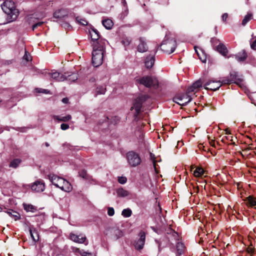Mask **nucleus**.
Instances as JSON below:
<instances>
[{
  "label": "nucleus",
  "mask_w": 256,
  "mask_h": 256,
  "mask_svg": "<svg viewBox=\"0 0 256 256\" xmlns=\"http://www.w3.org/2000/svg\"><path fill=\"white\" fill-rule=\"evenodd\" d=\"M32 190L36 192H42L44 190L45 186L43 182L41 180H38L35 182L32 185Z\"/></svg>",
  "instance_id": "14"
},
{
  "label": "nucleus",
  "mask_w": 256,
  "mask_h": 256,
  "mask_svg": "<svg viewBox=\"0 0 256 256\" xmlns=\"http://www.w3.org/2000/svg\"><path fill=\"white\" fill-rule=\"evenodd\" d=\"M122 42L124 46H129V44H130L131 40L130 38L128 37H124L122 38Z\"/></svg>",
  "instance_id": "37"
},
{
  "label": "nucleus",
  "mask_w": 256,
  "mask_h": 256,
  "mask_svg": "<svg viewBox=\"0 0 256 256\" xmlns=\"http://www.w3.org/2000/svg\"><path fill=\"white\" fill-rule=\"evenodd\" d=\"M217 50L222 56H226L228 53V50L225 45L220 43L216 47Z\"/></svg>",
  "instance_id": "19"
},
{
  "label": "nucleus",
  "mask_w": 256,
  "mask_h": 256,
  "mask_svg": "<svg viewBox=\"0 0 256 256\" xmlns=\"http://www.w3.org/2000/svg\"><path fill=\"white\" fill-rule=\"evenodd\" d=\"M228 14L227 13H224V14H222V20L223 21H226V18H228Z\"/></svg>",
  "instance_id": "49"
},
{
  "label": "nucleus",
  "mask_w": 256,
  "mask_h": 256,
  "mask_svg": "<svg viewBox=\"0 0 256 256\" xmlns=\"http://www.w3.org/2000/svg\"><path fill=\"white\" fill-rule=\"evenodd\" d=\"M12 102V100H8V102Z\"/></svg>",
  "instance_id": "59"
},
{
  "label": "nucleus",
  "mask_w": 256,
  "mask_h": 256,
  "mask_svg": "<svg viewBox=\"0 0 256 256\" xmlns=\"http://www.w3.org/2000/svg\"><path fill=\"white\" fill-rule=\"evenodd\" d=\"M96 81V78L94 77H92L90 78L89 82H94Z\"/></svg>",
  "instance_id": "53"
},
{
  "label": "nucleus",
  "mask_w": 256,
  "mask_h": 256,
  "mask_svg": "<svg viewBox=\"0 0 256 256\" xmlns=\"http://www.w3.org/2000/svg\"><path fill=\"white\" fill-rule=\"evenodd\" d=\"M122 4H123L124 6H126V0H123V1H122Z\"/></svg>",
  "instance_id": "55"
},
{
  "label": "nucleus",
  "mask_w": 256,
  "mask_h": 256,
  "mask_svg": "<svg viewBox=\"0 0 256 256\" xmlns=\"http://www.w3.org/2000/svg\"><path fill=\"white\" fill-rule=\"evenodd\" d=\"M44 24V22H38L36 24H34L32 26V30H36L37 28H38V26H41L42 24Z\"/></svg>",
  "instance_id": "43"
},
{
  "label": "nucleus",
  "mask_w": 256,
  "mask_h": 256,
  "mask_svg": "<svg viewBox=\"0 0 256 256\" xmlns=\"http://www.w3.org/2000/svg\"><path fill=\"white\" fill-rule=\"evenodd\" d=\"M108 214L110 216H112L114 214V210L112 208L110 207L108 208Z\"/></svg>",
  "instance_id": "41"
},
{
  "label": "nucleus",
  "mask_w": 256,
  "mask_h": 256,
  "mask_svg": "<svg viewBox=\"0 0 256 256\" xmlns=\"http://www.w3.org/2000/svg\"><path fill=\"white\" fill-rule=\"evenodd\" d=\"M154 56L152 55L148 56L145 60L144 64L146 68H150L152 67L154 63Z\"/></svg>",
  "instance_id": "18"
},
{
  "label": "nucleus",
  "mask_w": 256,
  "mask_h": 256,
  "mask_svg": "<svg viewBox=\"0 0 256 256\" xmlns=\"http://www.w3.org/2000/svg\"><path fill=\"white\" fill-rule=\"evenodd\" d=\"M79 175L84 179L88 180L90 178V176L87 174L86 171L84 170H82L80 172Z\"/></svg>",
  "instance_id": "38"
},
{
  "label": "nucleus",
  "mask_w": 256,
  "mask_h": 256,
  "mask_svg": "<svg viewBox=\"0 0 256 256\" xmlns=\"http://www.w3.org/2000/svg\"><path fill=\"white\" fill-rule=\"evenodd\" d=\"M45 76L46 78H52L58 82H62L66 79V73L62 74L54 70H52L50 72H46Z\"/></svg>",
  "instance_id": "8"
},
{
  "label": "nucleus",
  "mask_w": 256,
  "mask_h": 256,
  "mask_svg": "<svg viewBox=\"0 0 256 256\" xmlns=\"http://www.w3.org/2000/svg\"><path fill=\"white\" fill-rule=\"evenodd\" d=\"M194 50H195L196 52L197 53L198 56H199V54H198V50H197V47L196 46H194ZM199 58L202 60V62H206V58H204V59H202V58H200V57H199Z\"/></svg>",
  "instance_id": "48"
},
{
  "label": "nucleus",
  "mask_w": 256,
  "mask_h": 256,
  "mask_svg": "<svg viewBox=\"0 0 256 256\" xmlns=\"http://www.w3.org/2000/svg\"><path fill=\"white\" fill-rule=\"evenodd\" d=\"M203 82L200 79L195 82L192 86H190L188 90V93H190L192 92H196L198 90L199 88L202 87Z\"/></svg>",
  "instance_id": "15"
},
{
  "label": "nucleus",
  "mask_w": 256,
  "mask_h": 256,
  "mask_svg": "<svg viewBox=\"0 0 256 256\" xmlns=\"http://www.w3.org/2000/svg\"><path fill=\"white\" fill-rule=\"evenodd\" d=\"M21 160L18 158H16L13 160L10 164V167L16 168L21 163Z\"/></svg>",
  "instance_id": "29"
},
{
  "label": "nucleus",
  "mask_w": 256,
  "mask_h": 256,
  "mask_svg": "<svg viewBox=\"0 0 256 256\" xmlns=\"http://www.w3.org/2000/svg\"><path fill=\"white\" fill-rule=\"evenodd\" d=\"M3 132V130L2 128H0V134L2 133Z\"/></svg>",
  "instance_id": "57"
},
{
  "label": "nucleus",
  "mask_w": 256,
  "mask_h": 256,
  "mask_svg": "<svg viewBox=\"0 0 256 256\" xmlns=\"http://www.w3.org/2000/svg\"><path fill=\"white\" fill-rule=\"evenodd\" d=\"M224 84L222 80H210L206 82L204 84V88L206 90H216Z\"/></svg>",
  "instance_id": "9"
},
{
  "label": "nucleus",
  "mask_w": 256,
  "mask_h": 256,
  "mask_svg": "<svg viewBox=\"0 0 256 256\" xmlns=\"http://www.w3.org/2000/svg\"><path fill=\"white\" fill-rule=\"evenodd\" d=\"M23 206L24 210L27 212H34L37 210L36 207L30 204H24Z\"/></svg>",
  "instance_id": "23"
},
{
  "label": "nucleus",
  "mask_w": 256,
  "mask_h": 256,
  "mask_svg": "<svg viewBox=\"0 0 256 256\" xmlns=\"http://www.w3.org/2000/svg\"><path fill=\"white\" fill-rule=\"evenodd\" d=\"M116 193L119 197H126L129 194L128 192L122 188H118L116 190Z\"/></svg>",
  "instance_id": "26"
},
{
  "label": "nucleus",
  "mask_w": 256,
  "mask_h": 256,
  "mask_svg": "<svg viewBox=\"0 0 256 256\" xmlns=\"http://www.w3.org/2000/svg\"><path fill=\"white\" fill-rule=\"evenodd\" d=\"M2 102V100L0 99V104Z\"/></svg>",
  "instance_id": "61"
},
{
  "label": "nucleus",
  "mask_w": 256,
  "mask_h": 256,
  "mask_svg": "<svg viewBox=\"0 0 256 256\" xmlns=\"http://www.w3.org/2000/svg\"><path fill=\"white\" fill-rule=\"evenodd\" d=\"M253 251L254 249L252 248H248V253L252 254V252H253Z\"/></svg>",
  "instance_id": "52"
},
{
  "label": "nucleus",
  "mask_w": 256,
  "mask_h": 256,
  "mask_svg": "<svg viewBox=\"0 0 256 256\" xmlns=\"http://www.w3.org/2000/svg\"><path fill=\"white\" fill-rule=\"evenodd\" d=\"M222 82L224 84H229L234 82L242 88L244 89L246 88L242 76H238V74L236 72L230 73V77L222 80Z\"/></svg>",
  "instance_id": "4"
},
{
  "label": "nucleus",
  "mask_w": 256,
  "mask_h": 256,
  "mask_svg": "<svg viewBox=\"0 0 256 256\" xmlns=\"http://www.w3.org/2000/svg\"><path fill=\"white\" fill-rule=\"evenodd\" d=\"M48 177L50 182L56 186L66 192H70L72 190V186L71 184L63 178L54 174H50Z\"/></svg>",
  "instance_id": "2"
},
{
  "label": "nucleus",
  "mask_w": 256,
  "mask_h": 256,
  "mask_svg": "<svg viewBox=\"0 0 256 256\" xmlns=\"http://www.w3.org/2000/svg\"><path fill=\"white\" fill-rule=\"evenodd\" d=\"M53 118L54 120H57L60 122H68L69 120H70L72 118V116L70 114H68L66 116H53Z\"/></svg>",
  "instance_id": "22"
},
{
  "label": "nucleus",
  "mask_w": 256,
  "mask_h": 256,
  "mask_svg": "<svg viewBox=\"0 0 256 256\" xmlns=\"http://www.w3.org/2000/svg\"><path fill=\"white\" fill-rule=\"evenodd\" d=\"M70 238L77 243L83 244L86 240V236L82 234L76 235L73 233H70Z\"/></svg>",
  "instance_id": "13"
},
{
  "label": "nucleus",
  "mask_w": 256,
  "mask_h": 256,
  "mask_svg": "<svg viewBox=\"0 0 256 256\" xmlns=\"http://www.w3.org/2000/svg\"><path fill=\"white\" fill-rule=\"evenodd\" d=\"M1 7L4 12L10 16L12 21L16 20L19 12L16 8L14 2L9 0H6L1 5Z\"/></svg>",
  "instance_id": "3"
},
{
  "label": "nucleus",
  "mask_w": 256,
  "mask_h": 256,
  "mask_svg": "<svg viewBox=\"0 0 256 256\" xmlns=\"http://www.w3.org/2000/svg\"><path fill=\"white\" fill-rule=\"evenodd\" d=\"M88 244V242H87L85 244H86V245H87V244Z\"/></svg>",
  "instance_id": "63"
},
{
  "label": "nucleus",
  "mask_w": 256,
  "mask_h": 256,
  "mask_svg": "<svg viewBox=\"0 0 256 256\" xmlns=\"http://www.w3.org/2000/svg\"><path fill=\"white\" fill-rule=\"evenodd\" d=\"M132 214V210L129 208L124 209L122 212V214L125 218L130 217Z\"/></svg>",
  "instance_id": "36"
},
{
  "label": "nucleus",
  "mask_w": 256,
  "mask_h": 256,
  "mask_svg": "<svg viewBox=\"0 0 256 256\" xmlns=\"http://www.w3.org/2000/svg\"><path fill=\"white\" fill-rule=\"evenodd\" d=\"M66 14V12L64 10H60L54 12V17L56 18H61Z\"/></svg>",
  "instance_id": "27"
},
{
  "label": "nucleus",
  "mask_w": 256,
  "mask_h": 256,
  "mask_svg": "<svg viewBox=\"0 0 256 256\" xmlns=\"http://www.w3.org/2000/svg\"><path fill=\"white\" fill-rule=\"evenodd\" d=\"M189 94L190 93H188L187 92L185 94L176 96L174 99V102L180 106H186L192 100V98L189 95Z\"/></svg>",
  "instance_id": "10"
},
{
  "label": "nucleus",
  "mask_w": 256,
  "mask_h": 256,
  "mask_svg": "<svg viewBox=\"0 0 256 256\" xmlns=\"http://www.w3.org/2000/svg\"><path fill=\"white\" fill-rule=\"evenodd\" d=\"M126 158L128 164L133 167L136 166L141 162L140 156L134 151H130L127 153Z\"/></svg>",
  "instance_id": "7"
},
{
  "label": "nucleus",
  "mask_w": 256,
  "mask_h": 256,
  "mask_svg": "<svg viewBox=\"0 0 256 256\" xmlns=\"http://www.w3.org/2000/svg\"><path fill=\"white\" fill-rule=\"evenodd\" d=\"M80 256H95V255L93 254H92L88 252H84V250L82 252Z\"/></svg>",
  "instance_id": "44"
},
{
  "label": "nucleus",
  "mask_w": 256,
  "mask_h": 256,
  "mask_svg": "<svg viewBox=\"0 0 256 256\" xmlns=\"http://www.w3.org/2000/svg\"><path fill=\"white\" fill-rule=\"evenodd\" d=\"M231 138H232V136H226V138L228 140H229V139H230Z\"/></svg>",
  "instance_id": "56"
},
{
  "label": "nucleus",
  "mask_w": 256,
  "mask_h": 256,
  "mask_svg": "<svg viewBox=\"0 0 256 256\" xmlns=\"http://www.w3.org/2000/svg\"><path fill=\"white\" fill-rule=\"evenodd\" d=\"M226 131V134H230V132L229 130L228 129H226L225 130Z\"/></svg>",
  "instance_id": "54"
},
{
  "label": "nucleus",
  "mask_w": 256,
  "mask_h": 256,
  "mask_svg": "<svg viewBox=\"0 0 256 256\" xmlns=\"http://www.w3.org/2000/svg\"><path fill=\"white\" fill-rule=\"evenodd\" d=\"M106 88L105 87L103 86H100L96 88V96L98 94H104L106 92Z\"/></svg>",
  "instance_id": "33"
},
{
  "label": "nucleus",
  "mask_w": 256,
  "mask_h": 256,
  "mask_svg": "<svg viewBox=\"0 0 256 256\" xmlns=\"http://www.w3.org/2000/svg\"><path fill=\"white\" fill-rule=\"evenodd\" d=\"M127 179L124 176H120L118 178V182L120 184H124L126 182Z\"/></svg>",
  "instance_id": "40"
},
{
  "label": "nucleus",
  "mask_w": 256,
  "mask_h": 256,
  "mask_svg": "<svg viewBox=\"0 0 256 256\" xmlns=\"http://www.w3.org/2000/svg\"><path fill=\"white\" fill-rule=\"evenodd\" d=\"M146 96H142L136 99L133 106L132 107L131 110H134L136 113L135 116H137L141 110L142 104L144 101L146 100Z\"/></svg>",
  "instance_id": "11"
},
{
  "label": "nucleus",
  "mask_w": 256,
  "mask_h": 256,
  "mask_svg": "<svg viewBox=\"0 0 256 256\" xmlns=\"http://www.w3.org/2000/svg\"><path fill=\"white\" fill-rule=\"evenodd\" d=\"M72 252L74 253H75L76 254H80V255L81 254L83 250H80V248H76V247H73L72 248Z\"/></svg>",
  "instance_id": "42"
},
{
  "label": "nucleus",
  "mask_w": 256,
  "mask_h": 256,
  "mask_svg": "<svg viewBox=\"0 0 256 256\" xmlns=\"http://www.w3.org/2000/svg\"><path fill=\"white\" fill-rule=\"evenodd\" d=\"M62 101L64 104H68V98H63Z\"/></svg>",
  "instance_id": "50"
},
{
  "label": "nucleus",
  "mask_w": 256,
  "mask_h": 256,
  "mask_svg": "<svg viewBox=\"0 0 256 256\" xmlns=\"http://www.w3.org/2000/svg\"><path fill=\"white\" fill-rule=\"evenodd\" d=\"M252 15L251 14H248L246 15L242 21V24L245 26L246 23L252 18Z\"/></svg>",
  "instance_id": "39"
},
{
  "label": "nucleus",
  "mask_w": 256,
  "mask_h": 256,
  "mask_svg": "<svg viewBox=\"0 0 256 256\" xmlns=\"http://www.w3.org/2000/svg\"><path fill=\"white\" fill-rule=\"evenodd\" d=\"M90 34L92 38V43H94L95 42H100L101 40H104L105 44L107 42L106 40L100 38V35L98 32L95 28H92V30L90 31Z\"/></svg>",
  "instance_id": "16"
},
{
  "label": "nucleus",
  "mask_w": 256,
  "mask_h": 256,
  "mask_svg": "<svg viewBox=\"0 0 256 256\" xmlns=\"http://www.w3.org/2000/svg\"><path fill=\"white\" fill-rule=\"evenodd\" d=\"M92 45L93 46L92 63L94 66L98 67L102 64L105 41L95 42Z\"/></svg>",
  "instance_id": "1"
},
{
  "label": "nucleus",
  "mask_w": 256,
  "mask_h": 256,
  "mask_svg": "<svg viewBox=\"0 0 256 256\" xmlns=\"http://www.w3.org/2000/svg\"><path fill=\"white\" fill-rule=\"evenodd\" d=\"M204 170L202 168H197L194 172V174L196 177H200L204 174Z\"/></svg>",
  "instance_id": "32"
},
{
  "label": "nucleus",
  "mask_w": 256,
  "mask_h": 256,
  "mask_svg": "<svg viewBox=\"0 0 256 256\" xmlns=\"http://www.w3.org/2000/svg\"><path fill=\"white\" fill-rule=\"evenodd\" d=\"M176 46V42L174 39H166L162 44L160 49L165 52L170 54L174 52Z\"/></svg>",
  "instance_id": "6"
},
{
  "label": "nucleus",
  "mask_w": 256,
  "mask_h": 256,
  "mask_svg": "<svg viewBox=\"0 0 256 256\" xmlns=\"http://www.w3.org/2000/svg\"><path fill=\"white\" fill-rule=\"evenodd\" d=\"M76 20L79 24L82 26H86L88 24L86 20L80 16H78L76 18Z\"/></svg>",
  "instance_id": "34"
},
{
  "label": "nucleus",
  "mask_w": 256,
  "mask_h": 256,
  "mask_svg": "<svg viewBox=\"0 0 256 256\" xmlns=\"http://www.w3.org/2000/svg\"><path fill=\"white\" fill-rule=\"evenodd\" d=\"M8 214L14 218L15 220L18 219L20 217V214L13 210H10L8 212Z\"/></svg>",
  "instance_id": "35"
},
{
  "label": "nucleus",
  "mask_w": 256,
  "mask_h": 256,
  "mask_svg": "<svg viewBox=\"0 0 256 256\" xmlns=\"http://www.w3.org/2000/svg\"><path fill=\"white\" fill-rule=\"evenodd\" d=\"M235 56L238 62H242L246 59L247 56L245 50H243L242 52H240L236 55Z\"/></svg>",
  "instance_id": "21"
},
{
  "label": "nucleus",
  "mask_w": 256,
  "mask_h": 256,
  "mask_svg": "<svg viewBox=\"0 0 256 256\" xmlns=\"http://www.w3.org/2000/svg\"><path fill=\"white\" fill-rule=\"evenodd\" d=\"M138 50L140 52H144L147 51L148 47L144 38H140V44L138 46Z\"/></svg>",
  "instance_id": "17"
},
{
  "label": "nucleus",
  "mask_w": 256,
  "mask_h": 256,
  "mask_svg": "<svg viewBox=\"0 0 256 256\" xmlns=\"http://www.w3.org/2000/svg\"><path fill=\"white\" fill-rule=\"evenodd\" d=\"M60 128L62 130H66L69 128V126L68 124H62L60 125Z\"/></svg>",
  "instance_id": "46"
},
{
  "label": "nucleus",
  "mask_w": 256,
  "mask_h": 256,
  "mask_svg": "<svg viewBox=\"0 0 256 256\" xmlns=\"http://www.w3.org/2000/svg\"><path fill=\"white\" fill-rule=\"evenodd\" d=\"M56 256H64L62 255V254H58Z\"/></svg>",
  "instance_id": "58"
},
{
  "label": "nucleus",
  "mask_w": 256,
  "mask_h": 256,
  "mask_svg": "<svg viewBox=\"0 0 256 256\" xmlns=\"http://www.w3.org/2000/svg\"><path fill=\"white\" fill-rule=\"evenodd\" d=\"M30 234L31 238H32L34 242H36L39 239V236L38 232L35 229H30Z\"/></svg>",
  "instance_id": "24"
},
{
  "label": "nucleus",
  "mask_w": 256,
  "mask_h": 256,
  "mask_svg": "<svg viewBox=\"0 0 256 256\" xmlns=\"http://www.w3.org/2000/svg\"><path fill=\"white\" fill-rule=\"evenodd\" d=\"M46 146H48V144H46Z\"/></svg>",
  "instance_id": "62"
},
{
  "label": "nucleus",
  "mask_w": 256,
  "mask_h": 256,
  "mask_svg": "<svg viewBox=\"0 0 256 256\" xmlns=\"http://www.w3.org/2000/svg\"><path fill=\"white\" fill-rule=\"evenodd\" d=\"M250 47L254 50H256V39L250 44Z\"/></svg>",
  "instance_id": "47"
},
{
  "label": "nucleus",
  "mask_w": 256,
  "mask_h": 256,
  "mask_svg": "<svg viewBox=\"0 0 256 256\" xmlns=\"http://www.w3.org/2000/svg\"><path fill=\"white\" fill-rule=\"evenodd\" d=\"M2 210V208L0 207V212H1Z\"/></svg>",
  "instance_id": "60"
},
{
  "label": "nucleus",
  "mask_w": 256,
  "mask_h": 256,
  "mask_svg": "<svg viewBox=\"0 0 256 256\" xmlns=\"http://www.w3.org/2000/svg\"><path fill=\"white\" fill-rule=\"evenodd\" d=\"M66 79L65 80H67L70 82H74L78 79V75L76 74H69L68 73H66Z\"/></svg>",
  "instance_id": "31"
},
{
  "label": "nucleus",
  "mask_w": 256,
  "mask_h": 256,
  "mask_svg": "<svg viewBox=\"0 0 256 256\" xmlns=\"http://www.w3.org/2000/svg\"><path fill=\"white\" fill-rule=\"evenodd\" d=\"M176 256L182 254L185 250V246L182 242H178L176 246Z\"/></svg>",
  "instance_id": "20"
},
{
  "label": "nucleus",
  "mask_w": 256,
  "mask_h": 256,
  "mask_svg": "<svg viewBox=\"0 0 256 256\" xmlns=\"http://www.w3.org/2000/svg\"><path fill=\"white\" fill-rule=\"evenodd\" d=\"M246 201L248 205L253 206L256 205V199L252 196H249L246 198Z\"/></svg>",
  "instance_id": "28"
},
{
  "label": "nucleus",
  "mask_w": 256,
  "mask_h": 256,
  "mask_svg": "<svg viewBox=\"0 0 256 256\" xmlns=\"http://www.w3.org/2000/svg\"><path fill=\"white\" fill-rule=\"evenodd\" d=\"M137 82L148 88H156L158 84V80L156 78L148 76H144L138 79Z\"/></svg>",
  "instance_id": "5"
},
{
  "label": "nucleus",
  "mask_w": 256,
  "mask_h": 256,
  "mask_svg": "<svg viewBox=\"0 0 256 256\" xmlns=\"http://www.w3.org/2000/svg\"><path fill=\"white\" fill-rule=\"evenodd\" d=\"M103 26L108 30H110L112 28L114 23L110 19H106L103 20L102 22Z\"/></svg>",
  "instance_id": "25"
},
{
  "label": "nucleus",
  "mask_w": 256,
  "mask_h": 256,
  "mask_svg": "<svg viewBox=\"0 0 256 256\" xmlns=\"http://www.w3.org/2000/svg\"><path fill=\"white\" fill-rule=\"evenodd\" d=\"M140 238L135 242L134 246L138 250H142L145 242L146 234L144 232L141 231L139 234Z\"/></svg>",
  "instance_id": "12"
},
{
  "label": "nucleus",
  "mask_w": 256,
  "mask_h": 256,
  "mask_svg": "<svg viewBox=\"0 0 256 256\" xmlns=\"http://www.w3.org/2000/svg\"><path fill=\"white\" fill-rule=\"evenodd\" d=\"M24 59L26 60L27 62L32 60L30 56L26 52H25V54L24 56Z\"/></svg>",
  "instance_id": "45"
},
{
  "label": "nucleus",
  "mask_w": 256,
  "mask_h": 256,
  "mask_svg": "<svg viewBox=\"0 0 256 256\" xmlns=\"http://www.w3.org/2000/svg\"><path fill=\"white\" fill-rule=\"evenodd\" d=\"M38 92L47 94L48 92V91L46 90L41 89L40 90H38Z\"/></svg>",
  "instance_id": "51"
},
{
  "label": "nucleus",
  "mask_w": 256,
  "mask_h": 256,
  "mask_svg": "<svg viewBox=\"0 0 256 256\" xmlns=\"http://www.w3.org/2000/svg\"><path fill=\"white\" fill-rule=\"evenodd\" d=\"M112 238L117 240L122 236V231L118 229H115L113 230Z\"/></svg>",
  "instance_id": "30"
}]
</instances>
